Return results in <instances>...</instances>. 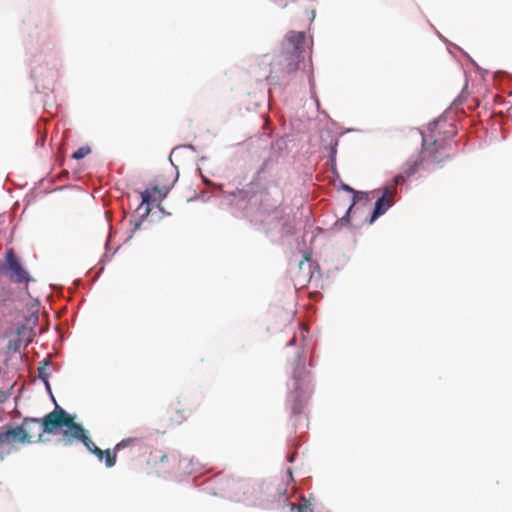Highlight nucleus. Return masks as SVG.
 Returning a JSON list of instances; mask_svg holds the SVG:
<instances>
[{"label": "nucleus", "mask_w": 512, "mask_h": 512, "mask_svg": "<svg viewBox=\"0 0 512 512\" xmlns=\"http://www.w3.org/2000/svg\"><path fill=\"white\" fill-rule=\"evenodd\" d=\"M447 157L448 153L444 141L438 139L429 141L428 138L424 137L421 152L403 165L402 173L394 178L393 184L385 187L382 196H386L393 202L397 185L404 183L405 179L414 175L419 168H426L431 164H440Z\"/></svg>", "instance_id": "f257e3e1"}, {"label": "nucleus", "mask_w": 512, "mask_h": 512, "mask_svg": "<svg viewBox=\"0 0 512 512\" xmlns=\"http://www.w3.org/2000/svg\"><path fill=\"white\" fill-rule=\"evenodd\" d=\"M42 426L43 432H46V434H55L58 430H61L66 443L80 441L91 453L97 447L88 437L87 431L82 425L76 423L74 418L58 405L52 412L43 417Z\"/></svg>", "instance_id": "f03ea898"}, {"label": "nucleus", "mask_w": 512, "mask_h": 512, "mask_svg": "<svg viewBox=\"0 0 512 512\" xmlns=\"http://www.w3.org/2000/svg\"><path fill=\"white\" fill-rule=\"evenodd\" d=\"M308 49L309 44L305 32L290 31L287 33L281 44L280 53L272 62L275 72L284 76L296 72Z\"/></svg>", "instance_id": "7ed1b4c3"}, {"label": "nucleus", "mask_w": 512, "mask_h": 512, "mask_svg": "<svg viewBox=\"0 0 512 512\" xmlns=\"http://www.w3.org/2000/svg\"><path fill=\"white\" fill-rule=\"evenodd\" d=\"M25 434L20 428L6 425L0 428V460H4L11 453L19 450V445H24Z\"/></svg>", "instance_id": "20e7f679"}, {"label": "nucleus", "mask_w": 512, "mask_h": 512, "mask_svg": "<svg viewBox=\"0 0 512 512\" xmlns=\"http://www.w3.org/2000/svg\"><path fill=\"white\" fill-rule=\"evenodd\" d=\"M42 419L25 417L20 425L15 426V428H20L22 434H25V439L23 441L25 444L41 442L42 435L46 432H43Z\"/></svg>", "instance_id": "39448f33"}, {"label": "nucleus", "mask_w": 512, "mask_h": 512, "mask_svg": "<svg viewBox=\"0 0 512 512\" xmlns=\"http://www.w3.org/2000/svg\"><path fill=\"white\" fill-rule=\"evenodd\" d=\"M6 269L9 278L17 283H27L30 281L29 273L22 267L13 250L6 252Z\"/></svg>", "instance_id": "423d86ee"}, {"label": "nucleus", "mask_w": 512, "mask_h": 512, "mask_svg": "<svg viewBox=\"0 0 512 512\" xmlns=\"http://www.w3.org/2000/svg\"><path fill=\"white\" fill-rule=\"evenodd\" d=\"M294 386L297 392V397L302 398L312 391L311 376L309 371L306 370L304 364L298 363L293 372Z\"/></svg>", "instance_id": "0eeeda50"}, {"label": "nucleus", "mask_w": 512, "mask_h": 512, "mask_svg": "<svg viewBox=\"0 0 512 512\" xmlns=\"http://www.w3.org/2000/svg\"><path fill=\"white\" fill-rule=\"evenodd\" d=\"M170 190V185H164L162 187L154 186L150 189H146L141 192L142 204H150L159 203L162 201L168 194Z\"/></svg>", "instance_id": "6e6552de"}, {"label": "nucleus", "mask_w": 512, "mask_h": 512, "mask_svg": "<svg viewBox=\"0 0 512 512\" xmlns=\"http://www.w3.org/2000/svg\"><path fill=\"white\" fill-rule=\"evenodd\" d=\"M133 442H135V439H133V438L124 439L115 446L113 451L105 450L104 458H105L106 466L108 468L113 467L116 463L117 451L131 445Z\"/></svg>", "instance_id": "1a4fd4ad"}, {"label": "nucleus", "mask_w": 512, "mask_h": 512, "mask_svg": "<svg viewBox=\"0 0 512 512\" xmlns=\"http://www.w3.org/2000/svg\"><path fill=\"white\" fill-rule=\"evenodd\" d=\"M392 204L393 203L391 199L386 198V196H381L375 203V208L372 213L370 223H373L376 218L384 214Z\"/></svg>", "instance_id": "9d476101"}, {"label": "nucleus", "mask_w": 512, "mask_h": 512, "mask_svg": "<svg viewBox=\"0 0 512 512\" xmlns=\"http://www.w3.org/2000/svg\"><path fill=\"white\" fill-rule=\"evenodd\" d=\"M91 152L90 147L88 146H82L78 148L72 155V157L76 160L82 159L86 157Z\"/></svg>", "instance_id": "9b49d317"}, {"label": "nucleus", "mask_w": 512, "mask_h": 512, "mask_svg": "<svg viewBox=\"0 0 512 512\" xmlns=\"http://www.w3.org/2000/svg\"><path fill=\"white\" fill-rule=\"evenodd\" d=\"M48 361L44 360L43 362L40 363V366L38 367V373H39V377L42 378L46 384H48V373H47V368H48Z\"/></svg>", "instance_id": "f8f14e48"}, {"label": "nucleus", "mask_w": 512, "mask_h": 512, "mask_svg": "<svg viewBox=\"0 0 512 512\" xmlns=\"http://www.w3.org/2000/svg\"><path fill=\"white\" fill-rule=\"evenodd\" d=\"M354 204H355V201L349 206L346 215L343 216L340 220H338L335 223L336 226H338V225L343 226V225H347L349 223V213H350L351 209L353 208Z\"/></svg>", "instance_id": "ddd939ff"}, {"label": "nucleus", "mask_w": 512, "mask_h": 512, "mask_svg": "<svg viewBox=\"0 0 512 512\" xmlns=\"http://www.w3.org/2000/svg\"><path fill=\"white\" fill-rule=\"evenodd\" d=\"M92 453L96 455L99 460H102L104 458L105 450L95 447V449L92 450Z\"/></svg>", "instance_id": "4468645a"}, {"label": "nucleus", "mask_w": 512, "mask_h": 512, "mask_svg": "<svg viewBox=\"0 0 512 512\" xmlns=\"http://www.w3.org/2000/svg\"><path fill=\"white\" fill-rule=\"evenodd\" d=\"M293 508H296L295 504H293ZM297 510H298V512H304L306 510V508H304L302 506H297Z\"/></svg>", "instance_id": "2eb2a0df"}, {"label": "nucleus", "mask_w": 512, "mask_h": 512, "mask_svg": "<svg viewBox=\"0 0 512 512\" xmlns=\"http://www.w3.org/2000/svg\"><path fill=\"white\" fill-rule=\"evenodd\" d=\"M295 342H296V337L294 336V337L289 341V345H295Z\"/></svg>", "instance_id": "dca6fc26"}, {"label": "nucleus", "mask_w": 512, "mask_h": 512, "mask_svg": "<svg viewBox=\"0 0 512 512\" xmlns=\"http://www.w3.org/2000/svg\"><path fill=\"white\" fill-rule=\"evenodd\" d=\"M167 458H168L167 455L161 456V462H163L164 460H167Z\"/></svg>", "instance_id": "f3484780"}, {"label": "nucleus", "mask_w": 512, "mask_h": 512, "mask_svg": "<svg viewBox=\"0 0 512 512\" xmlns=\"http://www.w3.org/2000/svg\"><path fill=\"white\" fill-rule=\"evenodd\" d=\"M304 332H307L305 328L301 329V334L303 335Z\"/></svg>", "instance_id": "a211bd4d"}]
</instances>
